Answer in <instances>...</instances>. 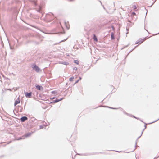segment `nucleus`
Returning <instances> with one entry per match:
<instances>
[{"mask_svg": "<svg viewBox=\"0 0 159 159\" xmlns=\"http://www.w3.org/2000/svg\"><path fill=\"white\" fill-rule=\"evenodd\" d=\"M55 103V102H54V100H53V101L51 102L50 103V104H54V103Z\"/></svg>", "mask_w": 159, "mask_h": 159, "instance_id": "obj_36", "label": "nucleus"}, {"mask_svg": "<svg viewBox=\"0 0 159 159\" xmlns=\"http://www.w3.org/2000/svg\"><path fill=\"white\" fill-rule=\"evenodd\" d=\"M146 30L148 33H149L150 34V33H149V32H148V31L147 30Z\"/></svg>", "mask_w": 159, "mask_h": 159, "instance_id": "obj_55", "label": "nucleus"}, {"mask_svg": "<svg viewBox=\"0 0 159 159\" xmlns=\"http://www.w3.org/2000/svg\"><path fill=\"white\" fill-rule=\"evenodd\" d=\"M43 128V126L41 125L39 126V129H42Z\"/></svg>", "mask_w": 159, "mask_h": 159, "instance_id": "obj_33", "label": "nucleus"}, {"mask_svg": "<svg viewBox=\"0 0 159 159\" xmlns=\"http://www.w3.org/2000/svg\"><path fill=\"white\" fill-rule=\"evenodd\" d=\"M25 138V137L24 136H22V137H20L18 138V139H17V140H21L22 139H24Z\"/></svg>", "mask_w": 159, "mask_h": 159, "instance_id": "obj_23", "label": "nucleus"}, {"mask_svg": "<svg viewBox=\"0 0 159 159\" xmlns=\"http://www.w3.org/2000/svg\"><path fill=\"white\" fill-rule=\"evenodd\" d=\"M99 1V2H100L101 3V4H102V7H103V9H105V7H104V5H102V3L101 2V1Z\"/></svg>", "mask_w": 159, "mask_h": 159, "instance_id": "obj_35", "label": "nucleus"}, {"mask_svg": "<svg viewBox=\"0 0 159 159\" xmlns=\"http://www.w3.org/2000/svg\"><path fill=\"white\" fill-rule=\"evenodd\" d=\"M145 129V128H144V129H143V130H142V131H143H143H144V130Z\"/></svg>", "mask_w": 159, "mask_h": 159, "instance_id": "obj_54", "label": "nucleus"}, {"mask_svg": "<svg viewBox=\"0 0 159 159\" xmlns=\"http://www.w3.org/2000/svg\"><path fill=\"white\" fill-rule=\"evenodd\" d=\"M131 117H133L135 118L137 120H139L140 121L142 122H143V121L140 118H139L138 117H136L135 116H134V115H131Z\"/></svg>", "mask_w": 159, "mask_h": 159, "instance_id": "obj_12", "label": "nucleus"}, {"mask_svg": "<svg viewBox=\"0 0 159 159\" xmlns=\"http://www.w3.org/2000/svg\"><path fill=\"white\" fill-rule=\"evenodd\" d=\"M73 70H76L77 69V68L76 67H74V68H73Z\"/></svg>", "mask_w": 159, "mask_h": 159, "instance_id": "obj_34", "label": "nucleus"}, {"mask_svg": "<svg viewBox=\"0 0 159 159\" xmlns=\"http://www.w3.org/2000/svg\"><path fill=\"white\" fill-rule=\"evenodd\" d=\"M30 122L31 123L37 125L38 124V120L35 118L34 117H31L30 118Z\"/></svg>", "mask_w": 159, "mask_h": 159, "instance_id": "obj_3", "label": "nucleus"}, {"mask_svg": "<svg viewBox=\"0 0 159 159\" xmlns=\"http://www.w3.org/2000/svg\"><path fill=\"white\" fill-rule=\"evenodd\" d=\"M123 112L124 113H125V114L126 115H127V116H131V115H130L129 114L127 113V112H126L125 111H123Z\"/></svg>", "mask_w": 159, "mask_h": 159, "instance_id": "obj_28", "label": "nucleus"}, {"mask_svg": "<svg viewBox=\"0 0 159 159\" xmlns=\"http://www.w3.org/2000/svg\"><path fill=\"white\" fill-rule=\"evenodd\" d=\"M68 39V38H66V39H64V40H62L59 43H61V42H64L65 41H66Z\"/></svg>", "mask_w": 159, "mask_h": 159, "instance_id": "obj_30", "label": "nucleus"}, {"mask_svg": "<svg viewBox=\"0 0 159 159\" xmlns=\"http://www.w3.org/2000/svg\"><path fill=\"white\" fill-rule=\"evenodd\" d=\"M64 98H62L60 99H58V102H59L60 101H61Z\"/></svg>", "mask_w": 159, "mask_h": 159, "instance_id": "obj_32", "label": "nucleus"}, {"mask_svg": "<svg viewBox=\"0 0 159 159\" xmlns=\"http://www.w3.org/2000/svg\"><path fill=\"white\" fill-rule=\"evenodd\" d=\"M158 120H159V118L157 120H155V121H154L152 122L151 123H148V124H147L146 123H145V122H143V123L144 124V127H145V128H144L145 129H146V128H147V126L146 125H147V124L149 125V124H151L152 123H154L155 122H156L158 121Z\"/></svg>", "mask_w": 159, "mask_h": 159, "instance_id": "obj_9", "label": "nucleus"}, {"mask_svg": "<svg viewBox=\"0 0 159 159\" xmlns=\"http://www.w3.org/2000/svg\"><path fill=\"white\" fill-rule=\"evenodd\" d=\"M24 93L25 97L27 98H31L32 96V93L31 92H28L24 91Z\"/></svg>", "mask_w": 159, "mask_h": 159, "instance_id": "obj_2", "label": "nucleus"}, {"mask_svg": "<svg viewBox=\"0 0 159 159\" xmlns=\"http://www.w3.org/2000/svg\"><path fill=\"white\" fill-rule=\"evenodd\" d=\"M10 48L11 49H13V48L12 47H11L10 46Z\"/></svg>", "mask_w": 159, "mask_h": 159, "instance_id": "obj_46", "label": "nucleus"}, {"mask_svg": "<svg viewBox=\"0 0 159 159\" xmlns=\"http://www.w3.org/2000/svg\"><path fill=\"white\" fill-rule=\"evenodd\" d=\"M51 93L52 94H57V92L56 90L52 91L51 92Z\"/></svg>", "mask_w": 159, "mask_h": 159, "instance_id": "obj_24", "label": "nucleus"}, {"mask_svg": "<svg viewBox=\"0 0 159 159\" xmlns=\"http://www.w3.org/2000/svg\"><path fill=\"white\" fill-rule=\"evenodd\" d=\"M141 136H142L140 135L139 136V137L137 138V139H139L140 138V137H141Z\"/></svg>", "mask_w": 159, "mask_h": 159, "instance_id": "obj_48", "label": "nucleus"}, {"mask_svg": "<svg viewBox=\"0 0 159 159\" xmlns=\"http://www.w3.org/2000/svg\"><path fill=\"white\" fill-rule=\"evenodd\" d=\"M126 30H127V31H128V29H127V28H126Z\"/></svg>", "mask_w": 159, "mask_h": 159, "instance_id": "obj_56", "label": "nucleus"}, {"mask_svg": "<svg viewBox=\"0 0 159 159\" xmlns=\"http://www.w3.org/2000/svg\"><path fill=\"white\" fill-rule=\"evenodd\" d=\"M16 107H18V110L19 111V112H21L22 111L23 107H22L20 106H17Z\"/></svg>", "mask_w": 159, "mask_h": 159, "instance_id": "obj_15", "label": "nucleus"}, {"mask_svg": "<svg viewBox=\"0 0 159 159\" xmlns=\"http://www.w3.org/2000/svg\"><path fill=\"white\" fill-rule=\"evenodd\" d=\"M54 101L55 103L58 102V100L57 98H56L55 100H54Z\"/></svg>", "mask_w": 159, "mask_h": 159, "instance_id": "obj_29", "label": "nucleus"}, {"mask_svg": "<svg viewBox=\"0 0 159 159\" xmlns=\"http://www.w3.org/2000/svg\"><path fill=\"white\" fill-rule=\"evenodd\" d=\"M156 0H155V1L153 2V3H152V4L151 6H150V7H151V6L152 5L154 4V3L155 2H156Z\"/></svg>", "mask_w": 159, "mask_h": 159, "instance_id": "obj_45", "label": "nucleus"}, {"mask_svg": "<svg viewBox=\"0 0 159 159\" xmlns=\"http://www.w3.org/2000/svg\"><path fill=\"white\" fill-rule=\"evenodd\" d=\"M132 14H134V15H135L136 14V13H135V12H133L132 13Z\"/></svg>", "mask_w": 159, "mask_h": 159, "instance_id": "obj_53", "label": "nucleus"}, {"mask_svg": "<svg viewBox=\"0 0 159 159\" xmlns=\"http://www.w3.org/2000/svg\"><path fill=\"white\" fill-rule=\"evenodd\" d=\"M159 157V156H158V157H155L153 159H157V158H158Z\"/></svg>", "mask_w": 159, "mask_h": 159, "instance_id": "obj_43", "label": "nucleus"}, {"mask_svg": "<svg viewBox=\"0 0 159 159\" xmlns=\"http://www.w3.org/2000/svg\"><path fill=\"white\" fill-rule=\"evenodd\" d=\"M139 45H137L133 49H131L129 52V53L126 56V57H127L131 52H132L135 48L137 47ZM126 57H125V58H126Z\"/></svg>", "mask_w": 159, "mask_h": 159, "instance_id": "obj_20", "label": "nucleus"}, {"mask_svg": "<svg viewBox=\"0 0 159 159\" xmlns=\"http://www.w3.org/2000/svg\"><path fill=\"white\" fill-rule=\"evenodd\" d=\"M144 9H145L146 10V11H147V12H146V16L147 14V12H148V10H147V9H146V8H145H145H144ZM146 17V16H145V17Z\"/></svg>", "mask_w": 159, "mask_h": 159, "instance_id": "obj_40", "label": "nucleus"}, {"mask_svg": "<svg viewBox=\"0 0 159 159\" xmlns=\"http://www.w3.org/2000/svg\"><path fill=\"white\" fill-rule=\"evenodd\" d=\"M68 84V83H66V85H67Z\"/></svg>", "mask_w": 159, "mask_h": 159, "instance_id": "obj_57", "label": "nucleus"}, {"mask_svg": "<svg viewBox=\"0 0 159 159\" xmlns=\"http://www.w3.org/2000/svg\"><path fill=\"white\" fill-rule=\"evenodd\" d=\"M39 97H41V98L42 97V96H41V94H40L39 95Z\"/></svg>", "mask_w": 159, "mask_h": 159, "instance_id": "obj_49", "label": "nucleus"}, {"mask_svg": "<svg viewBox=\"0 0 159 159\" xmlns=\"http://www.w3.org/2000/svg\"><path fill=\"white\" fill-rule=\"evenodd\" d=\"M74 62L77 65L79 64V61L78 60H74Z\"/></svg>", "mask_w": 159, "mask_h": 159, "instance_id": "obj_21", "label": "nucleus"}, {"mask_svg": "<svg viewBox=\"0 0 159 159\" xmlns=\"http://www.w3.org/2000/svg\"><path fill=\"white\" fill-rule=\"evenodd\" d=\"M138 43H139V41H136V42H135V44H138Z\"/></svg>", "mask_w": 159, "mask_h": 159, "instance_id": "obj_41", "label": "nucleus"}, {"mask_svg": "<svg viewBox=\"0 0 159 159\" xmlns=\"http://www.w3.org/2000/svg\"><path fill=\"white\" fill-rule=\"evenodd\" d=\"M82 79V78L81 77H79V79L78 80V81H79Z\"/></svg>", "mask_w": 159, "mask_h": 159, "instance_id": "obj_38", "label": "nucleus"}, {"mask_svg": "<svg viewBox=\"0 0 159 159\" xmlns=\"http://www.w3.org/2000/svg\"><path fill=\"white\" fill-rule=\"evenodd\" d=\"M93 39L96 42H98V39L97 37L96 36L95 34H93Z\"/></svg>", "mask_w": 159, "mask_h": 159, "instance_id": "obj_11", "label": "nucleus"}, {"mask_svg": "<svg viewBox=\"0 0 159 159\" xmlns=\"http://www.w3.org/2000/svg\"><path fill=\"white\" fill-rule=\"evenodd\" d=\"M60 63L63 64V65H67L69 64V63L68 62H66V61H62V62H60Z\"/></svg>", "mask_w": 159, "mask_h": 159, "instance_id": "obj_16", "label": "nucleus"}, {"mask_svg": "<svg viewBox=\"0 0 159 159\" xmlns=\"http://www.w3.org/2000/svg\"><path fill=\"white\" fill-rule=\"evenodd\" d=\"M74 0H68V1L70 2H72Z\"/></svg>", "mask_w": 159, "mask_h": 159, "instance_id": "obj_47", "label": "nucleus"}, {"mask_svg": "<svg viewBox=\"0 0 159 159\" xmlns=\"http://www.w3.org/2000/svg\"><path fill=\"white\" fill-rule=\"evenodd\" d=\"M31 2L35 6L37 5V3L35 1L32 0L31 1Z\"/></svg>", "mask_w": 159, "mask_h": 159, "instance_id": "obj_18", "label": "nucleus"}, {"mask_svg": "<svg viewBox=\"0 0 159 159\" xmlns=\"http://www.w3.org/2000/svg\"><path fill=\"white\" fill-rule=\"evenodd\" d=\"M77 154L80 156H89L94 155V153H86L82 154L78 153Z\"/></svg>", "mask_w": 159, "mask_h": 159, "instance_id": "obj_4", "label": "nucleus"}, {"mask_svg": "<svg viewBox=\"0 0 159 159\" xmlns=\"http://www.w3.org/2000/svg\"><path fill=\"white\" fill-rule=\"evenodd\" d=\"M145 40V38L143 39H142L141 40L139 41V44L142 43H143Z\"/></svg>", "mask_w": 159, "mask_h": 159, "instance_id": "obj_19", "label": "nucleus"}, {"mask_svg": "<svg viewBox=\"0 0 159 159\" xmlns=\"http://www.w3.org/2000/svg\"><path fill=\"white\" fill-rule=\"evenodd\" d=\"M35 87L36 89L42 91L43 89V87L41 85H37L35 86Z\"/></svg>", "mask_w": 159, "mask_h": 159, "instance_id": "obj_5", "label": "nucleus"}, {"mask_svg": "<svg viewBox=\"0 0 159 159\" xmlns=\"http://www.w3.org/2000/svg\"><path fill=\"white\" fill-rule=\"evenodd\" d=\"M25 104L24 105V109H25Z\"/></svg>", "mask_w": 159, "mask_h": 159, "instance_id": "obj_52", "label": "nucleus"}, {"mask_svg": "<svg viewBox=\"0 0 159 159\" xmlns=\"http://www.w3.org/2000/svg\"><path fill=\"white\" fill-rule=\"evenodd\" d=\"M133 8L134 9H137V7L135 5H134L133 6Z\"/></svg>", "mask_w": 159, "mask_h": 159, "instance_id": "obj_31", "label": "nucleus"}, {"mask_svg": "<svg viewBox=\"0 0 159 159\" xmlns=\"http://www.w3.org/2000/svg\"><path fill=\"white\" fill-rule=\"evenodd\" d=\"M159 34V32L158 33H157V34H154V35H157V34Z\"/></svg>", "mask_w": 159, "mask_h": 159, "instance_id": "obj_51", "label": "nucleus"}, {"mask_svg": "<svg viewBox=\"0 0 159 159\" xmlns=\"http://www.w3.org/2000/svg\"><path fill=\"white\" fill-rule=\"evenodd\" d=\"M79 81H78V80H77L76 81L74 84H76V83H78V82H79Z\"/></svg>", "mask_w": 159, "mask_h": 159, "instance_id": "obj_39", "label": "nucleus"}, {"mask_svg": "<svg viewBox=\"0 0 159 159\" xmlns=\"http://www.w3.org/2000/svg\"><path fill=\"white\" fill-rule=\"evenodd\" d=\"M138 139H139L137 138V139L136 140L135 143V148H136V147H137V142H138ZM135 149H136V148H135L131 152L134 151L135 150Z\"/></svg>", "mask_w": 159, "mask_h": 159, "instance_id": "obj_17", "label": "nucleus"}, {"mask_svg": "<svg viewBox=\"0 0 159 159\" xmlns=\"http://www.w3.org/2000/svg\"><path fill=\"white\" fill-rule=\"evenodd\" d=\"M143 131H142L141 133V134L140 135L142 136V135L143 133Z\"/></svg>", "mask_w": 159, "mask_h": 159, "instance_id": "obj_50", "label": "nucleus"}, {"mask_svg": "<svg viewBox=\"0 0 159 159\" xmlns=\"http://www.w3.org/2000/svg\"><path fill=\"white\" fill-rule=\"evenodd\" d=\"M36 125H37L31 123L30 124L28 125V128H29L30 129L34 127Z\"/></svg>", "mask_w": 159, "mask_h": 159, "instance_id": "obj_10", "label": "nucleus"}, {"mask_svg": "<svg viewBox=\"0 0 159 159\" xmlns=\"http://www.w3.org/2000/svg\"><path fill=\"white\" fill-rule=\"evenodd\" d=\"M74 78V77H71L70 78L69 80L70 81H72L73 80Z\"/></svg>", "mask_w": 159, "mask_h": 159, "instance_id": "obj_25", "label": "nucleus"}, {"mask_svg": "<svg viewBox=\"0 0 159 159\" xmlns=\"http://www.w3.org/2000/svg\"><path fill=\"white\" fill-rule=\"evenodd\" d=\"M111 28L112 30H113L114 31L115 30V27L114 26L111 25Z\"/></svg>", "mask_w": 159, "mask_h": 159, "instance_id": "obj_26", "label": "nucleus"}, {"mask_svg": "<svg viewBox=\"0 0 159 159\" xmlns=\"http://www.w3.org/2000/svg\"><path fill=\"white\" fill-rule=\"evenodd\" d=\"M55 98V97H53V98H50V99L52 100V99H54Z\"/></svg>", "mask_w": 159, "mask_h": 159, "instance_id": "obj_44", "label": "nucleus"}, {"mask_svg": "<svg viewBox=\"0 0 159 159\" xmlns=\"http://www.w3.org/2000/svg\"><path fill=\"white\" fill-rule=\"evenodd\" d=\"M37 12H38L39 13H42V11H41V10L40 9H39L37 10Z\"/></svg>", "mask_w": 159, "mask_h": 159, "instance_id": "obj_27", "label": "nucleus"}, {"mask_svg": "<svg viewBox=\"0 0 159 159\" xmlns=\"http://www.w3.org/2000/svg\"><path fill=\"white\" fill-rule=\"evenodd\" d=\"M129 45V44H128V45H127L126 46H125L124 47V48H127V47L128 46V45ZM123 48L122 49H123Z\"/></svg>", "mask_w": 159, "mask_h": 159, "instance_id": "obj_42", "label": "nucleus"}, {"mask_svg": "<svg viewBox=\"0 0 159 159\" xmlns=\"http://www.w3.org/2000/svg\"><path fill=\"white\" fill-rule=\"evenodd\" d=\"M128 33V32H127L126 33V34H127Z\"/></svg>", "mask_w": 159, "mask_h": 159, "instance_id": "obj_58", "label": "nucleus"}, {"mask_svg": "<svg viewBox=\"0 0 159 159\" xmlns=\"http://www.w3.org/2000/svg\"><path fill=\"white\" fill-rule=\"evenodd\" d=\"M34 132H28L26 134L24 135V137H28L30 136V135Z\"/></svg>", "mask_w": 159, "mask_h": 159, "instance_id": "obj_8", "label": "nucleus"}, {"mask_svg": "<svg viewBox=\"0 0 159 159\" xmlns=\"http://www.w3.org/2000/svg\"><path fill=\"white\" fill-rule=\"evenodd\" d=\"M104 107H107V108H110V109H117V108L112 107H110L107 106H104Z\"/></svg>", "mask_w": 159, "mask_h": 159, "instance_id": "obj_22", "label": "nucleus"}, {"mask_svg": "<svg viewBox=\"0 0 159 159\" xmlns=\"http://www.w3.org/2000/svg\"><path fill=\"white\" fill-rule=\"evenodd\" d=\"M60 28L63 30L62 31H60L59 32H57V33H61V34H63L65 33V31L64 30H63V28H62V27H61V26Z\"/></svg>", "mask_w": 159, "mask_h": 159, "instance_id": "obj_14", "label": "nucleus"}, {"mask_svg": "<svg viewBox=\"0 0 159 159\" xmlns=\"http://www.w3.org/2000/svg\"><path fill=\"white\" fill-rule=\"evenodd\" d=\"M20 103V101L19 97H18L16 99L15 101L14 105L15 106H16L17 104Z\"/></svg>", "mask_w": 159, "mask_h": 159, "instance_id": "obj_7", "label": "nucleus"}, {"mask_svg": "<svg viewBox=\"0 0 159 159\" xmlns=\"http://www.w3.org/2000/svg\"><path fill=\"white\" fill-rule=\"evenodd\" d=\"M31 66L36 72H39L40 70V68L35 63L32 64Z\"/></svg>", "mask_w": 159, "mask_h": 159, "instance_id": "obj_1", "label": "nucleus"}, {"mask_svg": "<svg viewBox=\"0 0 159 159\" xmlns=\"http://www.w3.org/2000/svg\"><path fill=\"white\" fill-rule=\"evenodd\" d=\"M111 40H114L115 39V36H114V34L112 32L111 34Z\"/></svg>", "mask_w": 159, "mask_h": 159, "instance_id": "obj_13", "label": "nucleus"}, {"mask_svg": "<svg viewBox=\"0 0 159 159\" xmlns=\"http://www.w3.org/2000/svg\"><path fill=\"white\" fill-rule=\"evenodd\" d=\"M28 120V117L26 116H23L20 118V120L21 122H24Z\"/></svg>", "mask_w": 159, "mask_h": 159, "instance_id": "obj_6", "label": "nucleus"}, {"mask_svg": "<svg viewBox=\"0 0 159 159\" xmlns=\"http://www.w3.org/2000/svg\"><path fill=\"white\" fill-rule=\"evenodd\" d=\"M65 25H66V27L67 29H69V27H68L66 26V22H65Z\"/></svg>", "mask_w": 159, "mask_h": 159, "instance_id": "obj_37", "label": "nucleus"}]
</instances>
